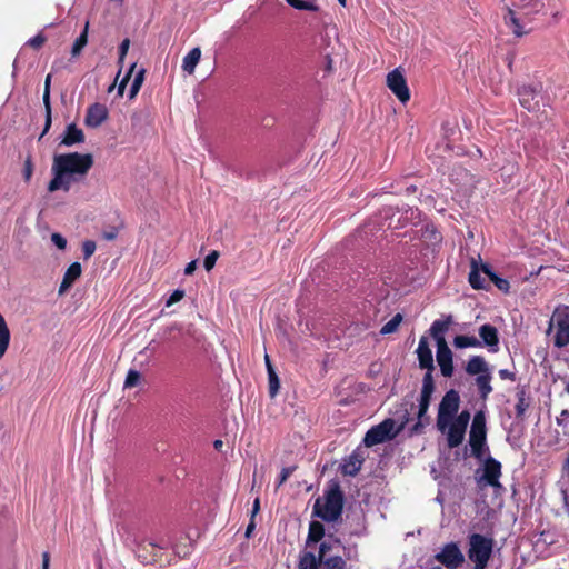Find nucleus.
Wrapping results in <instances>:
<instances>
[{
  "mask_svg": "<svg viewBox=\"0 0 569 569\" xmlns=\"http://www.w3.org/2000/svg\"><path fill=\"white\" fill-rule=\"evenodd\" d=\"M93 166L91 153L69 152L54 154L52 161V179L48 183V191H70L73 183L82 182Z\"/></svg>",
  "mask_w": 569,
  "mask_h": 569,
  "instance_id": "nucleus-1",
  "label": "nucleus"
},
{
  "mask_svg": "<svg viewBox=\"0 0 569 569\" xmlns=\"http://www.w3.org/2000/svg\"><path fill=\"white\" fill-rule=\"evenodd\" d=\"M345 496L339 483H332L325 491L323 502L318 498L313 505L312 515L327 522L337 521L343 510Z\"/></svg>",
  "mask_w": 569,
  "mask_h": 569,
  "instance_id": "nucleus-2",
  "label": "nucleus"
},
{
  "mask_svg": "<svg viewBox=\"0 0 569 569\" xmlns=\"http://www.w3.org/2000/svg\"><path fill=\"white\" fill-rule=\"evenodd\" d=\"M435 388L436 386L433 376L425 373L418 405L417 422L410 429L411 435L422 433L425 427L430 423V417L427 412L431 402L432 393L435 392Z\"/></svg>",
  "mask_w": 569,
  "mask_h": 569,
  "instance_id": "nucleus-3",
  "label": "nucleus"
},
{
  "mask_svg": "<svg viewBox=\"0 0 569 569\" xmlns=\"http://www.w3.org/2000/svg\"><path fill=\"white\" fill-rule=\"evenodd\" d=\"M410 420L409 412L406 410L403 416V420L400 427L395 430V420L391 418L385 419L377 426L371 427L365 435L363 443L366 447H373L376 445L383 443L385 441L392 440L400 430L407 425Z\"/></svg>",
  "mask_w": 569,
  "mask_h": 569,
  "instance_id": "nucleus-4",
  "label": "nucleus"
},
{
  "mask_svg": "<svg viewBox=\"0 0 569 569\" xmlns=\"http://www.w3.org/2000/svg\"><path fill=\"white\" fill-rule=\"evenodd\" d=\"M493 540L480 533L469 537L468 558L475 563V569H486L492 555Z\"/></svg>",
  "mask_w": 569,
  "mask_h": 569,
  "instance_id": "nucleus-5",
  "label": "nucleus"
},
{
  "mask_svg": "<svg viewBox=\"0 0 569 569\" xmlns=\"http://www.w3.org/2000/svg\"><path fill=\"white\" fill-rule=\"evenodd\" d=\"M555 329L553 346L561 349L569 345V307L559 306L553 310L547 333Z\"/></svg>",
  "mask_w": 569,
  "mask_h": 569,
  "instance_id": "nucleus-6",
  "label": "nucleus"
},
{
  "mask_svg": "<svg viewBox=\"0 0 569 569\" xmlns=\"http://www.w3.org/2000/svg\"><path fill=\"white\" fill-rule=\"evenodd\" d=\"M469 446L471 456L478 460H481L483 458L485 450L488 449L486 416L483 411H478L473 416L471 429L469 432Z\"/></svg>",
  "mask_w": 569,
  "mask_h": 569,
  "instance_id": "nucleus-7",
  "label": "nucleus"
},
{
  "mask_svg": "<svg viewBox=\"0 0 569 569\" xmlns=\"http://www.w3.org/2000/svg\"><path fill=\"white\" fill-rule=\"evenodd\" d=\"M460 408V396L455 389L448 390L442 397L437 415V428L440 432L445 433L448 425L458 413Z\"/></svg>",
  "mask_w": 569,
  "mask_h": 569,
  "instance_id": "nucleus-8",
  "label": "nucleus"
},
{
  "mask_svg": "<svg viewBox=\"0 0 569 569\" xmlns=\"http://www.w3.org/2000/svg\"><path fill=\"white\" fill-rule=\"evenodd\" d=\"M297 569H347V562L341 556H331L318 562L313 552L305 551L299 556Z\"/></svg>",
  "mask_w": 569,
  "mask_h": 569,
  "instance_id": "nucleus-9",
  "label": "nucleus"
},
{
  "mask_svg": "<svg viewBox=\"0 0 569 569\" xmlns=\"http://www.w3.org/2000/svg\"><path fill=\"white\" fill-rule=\"evenodd\" d=\"M502 466L496 458L489 456L483 460L481 475L477 478V482L480 487L501 488L499 481L502 475Z\"/></svg>",
  "mask_w": 569,
  "mask_h": 569,
  "instance_id": "nucleus-10",
  "label": "nucleus"
},
{
  "mask_svg": "<svg viewBox=\"0 0 569 569\" xmlns=\"http://www.w3.org/2000/svg\"><path fill=\"white\" fill-rule=\"evenodd\" d=\"M435 559L448 569H457L465 561L463 553L455 542L445 545Z\"/></svg>",
  "mask_w": 569,
  "mask_h": 569,
  "instance_id": "nucleus-11",
  "label": "nucleus"
},
{
  "mask_svg": "<svg viewBox=\"0 0 569 569\" xmlns=\"http://www.w3.org/2000/svg\"><path fill=\"white\" fill-rule=\"evenodd\" d=\"M387 86L402 103L409 101L410 91L407 80L399 69H393L387 74Z\"/></svg>",
  "mask_w": 569,
  "mask_h": 569,
  "instance_id": "nucleus-12",
  "label": "nucleus"
},
{
  "mask_svg": "<svg viewBox=\"0 0 569 569\" xmlns=\"http://www.w3.org/2000/svg\"><path fill=\"white\" fill-rule=\"evenodd\" d=\"M108 117V108L102 103L96 102L88 107L84 117V124L89 128H98L107 121Z\"/></svg>",
  "mask_w": 569,
  "mask_h": 569,
  "instance_id": "nucleus-13",
  "label": "nucleus"
},
{
  "mask_svg": "<svg viewBox=\"0 0 569 569\" xmlns=\"http://www.w3.org/2000/svg\"><path fill=\"white\" fill-rule=\"evenodd\" d=\"M416 352H417V357H418V361H419V367L421 369H425L426 373H429L430 376H432V372L435 370V363H433L432 350L429 347L427 337L422 336L420 338Z\"/></svg>",
  "mask_w": 569,
  "mask_h": 569,
  "instance_id": "nucleus-14",
  "label": "nucleus"
},
{
  "mask_svg": "<svg viewBox=\"0 0 569 569\" xmlns=\"http://www.w3.org/2000/svg\"><path fill=\"white\" fill-rule=\"evenodd\" d=\"M437 361L440 367L441 375L450 378L453 373L452 351L447 345L437 346Z\"/></svg>",
  "mask_w": 569,
  "mask_h": 569,
  "instance_id": "nucleus-15",
  "label": "nucleus"
},
{
  "mask_svg": "<svg viewBox=\"0 0 569 569\" xmlns=\"http://www.w3.org/2000/svg\"><path fill=\"white\" fill-rule=\"evenodd\" d=\"M483 264L485 263L481 261L471 258L468 281L475 290L489 289V284L486 283L485 278L481 277Z\"/></svg>",
  "mask_w": 569,
  "mask_h": 569,
  "instance_id": "nucleus-16",
  "label": "nucleus"
},
{
  "mask_svg": "<svg viewBox=\"0 0 569 569\" xmlns=\"http://www.w3.org/2000/svg\"><path fill=\"white\" fill-rule=\"evenodd\" d=\"M452 323V316H447L445 319L435 320L429 329L430 336L436 340V345H447L445 333L448 331Z\"/></svg>",
  "mask_w": 569,
  "mask_h": 569,
  "instance_id": "nucleus-17",
  "label": "nucleus"
},
{
  "mask_svg": "<svg viewBox=\"0 0 569 569\" xmlns=\"http://www.w3.org/2000/svg\"><path fill=\"white\" fill-rule=\"evenodd\" d=\"M481 346H487L490 350L497 351L499 345V335L495 326L485 323L479 328Z\"/></svg>",
  "mask_w": 569,
  "mask_h": 569,
  "instance_id": "nucleus-18",
  "label": "nucleus"
},
{
  "mask_svg": "<svg viewBox=\"0 0 569 569\" xmlns=\"http://www.w3.org/2000/svg\"><path fill=\"white\" fill-rule=\"evenodd\" d=\"M82 273V267L79 262H72L68 269L66 270L62 281L60 283L58 293L61 296L67 290H69L77 279L80 278Z\"/></svg>",
  "mask_w": 569,
  "mask_h": 569,
  "instance_id": "nucleus-19",
  "label": "nucleus"
},
{
  "mask_svg": "<svg viewBox=\"0 0 569 569\" xmlns=\"http://www.w3.org/2000/svg\"><path fill=\"white\" fill-rule=\"evenodd\" d=\"M363 460V457L359 452L353 451L350 456L343 459L340 466L341 473L355 477L360 471Z\"/></svg>",
  "mask_w": 569,
  "mask_h": 569,
  "instance_id": "nucleus-20",
  "label": "nucleus"
},
{
  "mask_svg": "<svg viewBox=\"0 0 569 569\" xmlns=\"http://www.w3.org/2000/svg\"><path fill=\"white\" fill-rule=\"evenodd\" d=\"M518 98L519 103L527 109L528 111H533L538 107V102L536 101L537 90L531 86H521L518 89Z\"/></svg>",
  "mask_w": 569,
  "mask_h": 569,
  "instance_id": "nucleus-21",
  "label": "nucleus"
},
{
  "mask_svg": "<svg viewBox=\"0 0 569 569\" xmlns=\"http://www.w3.org/2000/svg\"><path fill=\"white\" fill-rule=\"evenodd\" d=\"M84 139L86 137L83 131L78 128L76 123H69L64 130V134L60 144L72 147L74 144L84 142Z\"/></svg>",
  "mask_w": 569,
  "mask_h": 569,
  "instance_id": "nucleus-22",
  "label": "nucleus"
},
{
  "mask_svg": "<svg viewBox=\"0 0 569 569\" xmlns=\"http://www.w3.org/2000/svg\"><path fill=\"white\" fill-rule=\"evenodd\" d=\"M50 81H51V74H48L46 78L43 97H42L44 111H46V121H44V128L42 130L40 139L49 131L51 123H52V109H51V103H50Z\"/></svg>",
  "mask_w": 569,
  "mask_h": 569,
  "instance_id": "nucleus-23",
  "label": "nucleus"
},
{
  "mask_svg": "<svg viewBox=\"0 0 569 569\" xmlns=\"http://www.w3.org/2000/svg\"><path fill=\"white\" fill-rule=\"evenodd\" d=\"M447 433V443L450 449L459 447L466 435V429L450 422L445 431Z\"/></svg>",
  "mask_w": 569,
  "mask_h": 569,
  "instance_id": "nucleus-24",
  "label": "nucleus"
},
{
  "mask_svg": "<svg viewBox=\"0 0 569 569\" xmlns=\"http://www.w3.org/2000/svg\"><path fill=\"white\" fill-rule=\"evenodd\" d=\"M466 372L470 376L476 375H485L486 372H489L488 365L483 357L481 356H472L465 368Z\"/></svg>",
  "mask_w": 569,
  "mask_h": 569,
  "instance_id": "nucleus-25",
  "label": "nucleus"
},
{
  "mask_svg": "<svg viewBox=\"0 0 569 569\" xmlns=\"http://www.w3.org/2000/svg\"><path fill=\"white\" fill-rule=\"evenodd\" d=\"M517 403L515 406L516 418L522 420L526 411L530 407V398L528 397L525 388L519 389L516 393Z\"/></svg>",
  "mask_w": 569,
  "mask_h": 569,
  "instance_id": "nucleus-26",
  "label": "nucleus"
},
{
  "mask_svg": "<svg viewBox=\"0 0 569 569\" xmlns=\"http://www.w3.org/2000/svg\"><path fill=\"white\" fill-rule=\"evenodd\" d=\"M482 273L486 274L493 284L502 292L508 293L510 283L507 279L499 277L490 267V264L482 266Z\"/></svg>",
  "mask_w": 569,
  "mask_h": 569,
  "instance_id": "nucleus-27",
  "label": "nucleus"
},
{
  "mask_svg": "<svg viewBox=\"0 0 569 569\" xmlns=\"http://www.w3.org/2000/svg\"><path fill=\"white\" fill-rule=\"evenodd\" d=\"M491 375L490 372H486L485 375H479L476 378V386L478 388L480 398L482 400H487L488 396L492 392L491 387Z\"/></svg>",
  "mask_w": 569,
  "mask_h": 569,
  "instance_id": "nucleus-28",
  "label": "nucleus"
},
{
  "mask_svg": "<svg viewBox=\"0 0 569 569\" xmlns=\"http://www.w3.org/2000/svg\"><path fill=\"white\" fill-rule=\"evenodd\" d=\"M505 23L507 27H509L512 31V33L516 37H522L527 32L523 30V27L520 24L519 19L516 17V12L508 8L507 14L505 16Z\"/></svg>",
  "mask_w": 569,
  "mask_h": 569,
  "instance_id": "nucleus-29",
  "label": "nucleus"
},
{
  "mask_svg": "<svg viewBox=\"0 0 569 569\" xmlns=\"http://www.w3.org/2000/svg\"><path fill=\"white\" fill-rule=\"evenodd\" d=\"M201 58V50L200 48H193L191 49L188 54L183 58L182 69L188 72L189 74H192L194 72V68L198 64L199 60Z\"/></svg>",
  "mask_w": 569,
  "mask_h": 569,
  "instance_id": "nucleus-30",
  "label": "nucleus"
},
{
  "mask_svg": "<svg viewBox=\"0 0 569 569\" xmlns=\"http://www.w3.org/2000/svg\"><path fill=\"white\" fill-rule=\"evenodd\" d=\"M325 537V526L319 521H311L309 525V532L307 537V543H317Z\"/></svg>",
  "mask_w": 569,
  "mask_h": 569,
  "instance_id": "nucleus-31",
  "label": "nucleus"
},
{
  "mask_svg": "<svg viewBox=\"0 0 569 569\" xmlns=\"http://www.w3.org/2000/svg\"><path fill=\"white\" fill-rule=\"evenodd\" d=\"M453 346L458 349L481 347V341L475 336L459 335L453 338Z\"/></svg>",
  "mask_w": 569,
  "mask_h": 569,
  "instance_id": "nucleus-32",
  "label": "nucleus"
},
{
  "mask_svg": "<svg viewBox=\"0 0 569 569\" xmlns=\"http://www.w3.org/2000/svg\"><path fill=\"white\" fill-rule=\"evenodd\" d=\"M10 343V331L3 316L0 313V358L6 353Z\"/></svg>",
  "mask_w": 569,
  "mask_h": 569,
  "instance_id": "nucleus-33",
  "label": "nucleus"
},
{
  "mask_svg": "<svg viewBox=\"0 0 569 569\" xmlns=\"http://www.w3.org/2000/svg\"><path fill=\"white\" fill-rule=\"evenodd\" d=\"M88 28H89V22L86 23L83 31L76 39V41H74V43L72 46V49H71L72 57H78L81 53L82 49L87 46V43H88Z\"/></svg>",
  "mask_w": 569,
  "mask_h": 569,
  "instance_id": "nucleus-34",
  "label": "nucleus"
},
{
  "mask_svg": "<svg viewBox=\"0 0 569 569\" xmlns=\"http://www.w3.org/2000/svg\"><path fill=\"white\" fill-rule=\"evenodd\" d=\"M268 383H269V396L271 398H274L279 392L280 380H279V377H278L273 366H269Z\"/></svg>",
  "mask_w": 569,
  "mask_h": 569,
  "instance_id": "nucleus-35",
  "label": "nucleus"
},
{
  "mask_svg": "<svg viewBox=\"0 0 569 569\" xmlns=\"http://www.w3.org/2000/svg\"><path fill=\"white\" fill-rule=\"evenodd\" d=\"M289 6L297 10L318 11L319 6L315 0H286Z\"/></svg>",
  "mask_w": 569,
  "mask_h": 569,
  "instance_id": "nucleus-36",
  "label": "nucleus"
},
{
  "mask_svg": "<svg viewBox=\"0 0 569 569\" xmlns=\"http://www.w3.org/2000/svg\"><path fill=\"white\" fill-rule=\"evenodd\" d=\"M402 315L396 313L387 323L380 329L381 335H390L397 331L399 325L402 321Z\"/></svg>",
  "mask_w": 569,
  "mask_h": 569,
  "instance_id": "nucleus-37",
  "label": "nucleus"
},
{
  "mask_svg": "<svg viewBox=\"0 0 569 569\" xmlns=\"http://www.w3.org/2000/svg\"><path fill=\"white\" fill-rule=\"evenodd\" d=\"M144 73H146V70L143 68H141L136 73L133 81L131 83V87H130V91H129L130 99H133L138 94L139 90L141 89V86L144 81Z\"/></svg>",
  "mask_w": 569,
  "mask_h": 569,
  "instance_id": "nucleus-38",
  "label": "nucleus"
},
{
  "mask_svg": "<svg viewBox=\"0 0 569 569\" xmlns=\"http://www.w3.org/2000/svg\"><path fill=\"white\" fill-rule=\"evenodd\" d=\"M141 381V373L134 369H130L127 373L123 387L133 388L137 387Z\"/></svg>",
  "mask_w": 569,
  "mask_h": 569,
  "instance_id": "nucleus-39",
  "label": "nucleus"
},
{
  "mask_svg": "<svg viewBox=\"0 0 569 569\" xmlns=\"http://www.w3.org/2000/svg\"><path fill=\"white\" fill-rule=\"evenodd\" d=\"M186 542L176 543L173 546V551L179 558H186L192 550V543L187 538Z\"/></svg>",
  "mask_w": 569,
  "mask_h": 569,
  "instance_id": "nucleus-40",
  "label": "nucleus"
},
{
  "mask_svg": "<svg viewBox=\"0 0 569 569\" xmlns=\"http://www.w3.org/2000/svg\"><path fill=\"white\" fill-rule=\"evenodd\" d=\"M33 170H34V166H33L32 157H31V154H28L24 160L23 170H22L23 179L27 183L31 180Z\"/></svg>",
  "mask_w": 569,
  "mask_h": 569,
  "instance_id": "nucleus-41",
  "label": "nucleus"
},
{
  "mask_svg": "<svg viewBox=\"0 0 569 569\" xmlns=\"http://www.w3.org/2000/svg\"><path fill=\"white\" fill-rule=\"evenodd\" d=\"M470 421V412L468 410H462L458 416L451 420L455 425L467 430L468 423Z\"/></svg>",
  "mask_w": 569,
  "mask_h": 569,
  "instance_id": "nucleus-42",
  "label": "nucleus"
},
{
  "mask_svg": "<svg viewBox=\"0 0 569 569\" xmlns=\"http://www.w3.org/2000/svg\"><path fill=\"white\" fill-rule=\"evenodd\" d=\"M96 249H97V244L93 240L83 241V243H82L83 259L84 260L90 259L93 256Z\"/></svg>",
  "mask_w": 569,
  "mask_h": 569,
  "instance_id": "nucleus-43",
  "label": "nucleus"
},
{
  "mask_svg": "<svg viewBox=\"0 0 569 569\" xmlns=\"http://www.w3.org/2000/svg\"><path fill=\"white\" fill-rule=\"evenodd\" d=\"M331 543L329 541H322L319 546L318 555H316V561H320L323 559H328L327 553L331 550Z\"/></svg>",
  "mask_w": 569,
  "mask_h": 569,
  "instance_id": "nucleus-44",
  "label": "nucleus"
},
{
  "mask_svg": "<svg viewBox=\"0 0 569 569\" xmlns=\"http://www.w3.org/2000/svg\"><path fill=\"white\" fill-rule=\"evenodd\" d=\"M136 63H132L131 67L129 68L127 74L123 77V79L120 81L119 86H118V96L119 97H122L123 96V92H124V89L130 80V77L136 68Z\"/></svg>",
  "mask_w": 569,
  "mask_h": 569,
  "instance_id": "nucleus-45",
  "label": "nucleus"
},
{
  "mask_svg": "<svg viewBox=\"0 0 569 569\" xmlns=\"http://www.w3.org/2000/svg\"><path fill=\"white\" fill-rule=\"evenodd\" d=\"M47 41V38L40 32L28 40L27 44L36 50L40 49Z\"/></svg>",
  "mask_w": 569,
  "mask_h": 569,
  "instance_id": "nucleus-46",
  "label": "nucleus"
},
{
  "mask_svg": "<svg viewBox=\"0 0 569 569\" xmlns=\"http://www.w3.org/2000/svg\"><path fill=\"white\" fill-rule=\"evenodd\" d=\"M218 258H219V252H218V251H216V250L211 251V252H210V253L204 258V260H203V267H204V269H206L207 271H210V270L214 267V264H216V262H217Z\"/></svg>",
  "mask_w": 569,
  "mask_h": 569,
  "instance_id": "nucleus-47",
  "label": "nucleus"
},
{
  "mask_svg": "<svg viewBox=\"0 0 569 569\" xmlns=\"http://www.w3.org/2000/svg\"><path fill=\"white\" fill-rule=\"evenodd\" d=\"M296 469H297V466L282 468V470L279 475L277 487L282 486L289 479V477L295 472Z\"/></svg>",
  "mask_w": 569,
  "mask_h": 569,
  "instance_id": "nucleus-48",
  "label": "nucleus"
},
{
  "mask_svg": "<svg viewBox=\"0 0 569 569\" xmlns=\"http://www.w3.org/2000/svg\"><path fill=\"white\" fill-rule=\"evenodd\" d=\"M556 422L559 427H562L563 432L567 433V428L569 427V410L563 409L560 416L556 418Z\"/></svg>",
  "mask_w": 569,
  "mask_h": 569,
  "instance_id": "nucleus-49",
  "label": "nucleus"
},
{
  "mask_svg": "<svg viewBox=\"0 0 569 569\" xmlns=\"http://www.w3.org/2000/svg\"><path fill=\"white\" fill-rule=\"evenodd\" d=\"M184 297V291L181 290V289H177L174 290L171 296L168 298L167 302H166V306L167 307H170L177 302H179L180 300H182Z\"/></svg>",
  "mask_w": 569,
  "mask_h": 569,
  "instance_id": "nucleus-50",
  "label": "nucleus"
},
{
  "mask_svg": "<svg viewBox=\"0 0 569 569\" xmlns=\"http://www.w3.org/2000/svg\"><path fill=\"white\" fill-rule=\"evenodd\" d=\"M130 47V40L128 38L123 39L119 46V63L123 62L126 54L128 53Z\"/></svg>",
  "mask_w": 569,
  "mask_h": 569,
  "instance_id": "nucleus-51",
  "label": "nucleus"
},
{
  "mask_svg": "<svg viewBox=\"0 0 569 569\" xmlns=\"http://www.w3.org/2000/svg\"><path fill=\"white\" fill-rule=\"evenodd\" d=\"M51 241L61 250L66 249V247H67V240L60 233H57V232L52 233Z\"/></svg>",
  "mask_w": 569,
  "mask_h": 569,
  "instance_id": "nucleus-52",
  "label": "nucleus"
},
{
  "mask_svg": "<svg viewBox=\"0 0 569 569\" xmlns=\"http://www.w3.org/2000/svg\"><path fill=\"white\" fill-rule=\"evenodd\" d=\"M498 375H499L500 379H502V380H510V381L513 382L517 379L516 373L513 371L508 370V369H500L498 371Z\"/></svg>",
  "mask_w": 569,
  "mask_h": 569,
  "instance_id": "nucleus-53",
  "label": "nucleus"
},
{
  "mask_svg": "<svg viewBox=\"0 0 569 569\" xmlns=\"http://www.w3.org/2000/svg\"><path fill=\"white\" fill-rule=\"evenodd\" d=\"M117 237H118V230L116 228H112L109 231H103V233H102V238L108 241L114 240Z\"/></svg>",
  "mask_w": 569,
  "mask_h": 569,
  "instance_id": "nucleus-54",
  "label": "nucleus"
},
{
  "mask_svg": "<svg viewBox=\"0 0 569 569\" xmlns=\"http://www.w3.org/2000/svg\"><path fill=\"white\" fill-rule=\"evenodd\" d=\"M196 268H197V261L196 260L190 261L184 268V274L191 276L194 272Z\"/></svg>",
  "mask_w": 569,
  "mask_h": 569,
  "instance_id": "nucleus-55",
  "label": "nucleus"
},
{
  "mask_svg": "<svg viewBox=\"0 0 569 569\" xmlns=\"http://www.w3.org/2000/svg\"><path fill=\"white\" fill-rule=\"evenodd\" d=\"M50 555L48 551L42 553V569H49Z\"/></svg>",
  "mask_w": 569,
  "mask_h": 569,
  "instance_id": "nucleus-56",
  "label": "nucleus"
},
{
  "mask_svg": "<svg viewBox=\"0 0 569 569\" xmlns=\"http://www.w3.org/2000/svg\"><path fill=\"white\" fill-rule=\"evenodd\" d=\"M260 510V499L259 498H256L254 501H253V506H252V518L259 512Z\"/></svg>",
  "mask_w": 569,
  "mask_h": 569,
  "instance_id": "nucleus-57",
  "label": "nucleus"
},
{
  "mask_svg": "<svg viewBox=\"0 0 569 569\" xmlns=\"http://www.w3.org/2000/svg\"><path fill=\"white\" fill-rule=\"evenodd\" d=\"M562 470L569 476V452L567 453L566 460L562 466Z\"/></svg>",
  "mask_w": 569,
  "mask_h": 569,
  "instance_id": "nucleus-58",
  "label": "nucleus"
},
{
  "mask_svg": "<svg viewBox=\"0 0 569 569\" xmlns=\"http://www.w3.org/2000/svg\"><path fill=\"white\" fill-rule=\"evenodd\" d=\"M256 525L253 522V519H251L250 523L247 527L246 535L249 537L251 531L254 529Z\"/></svg>",
  "mask_w": 569,
  "mask_h": 569,
  "instance_id": "nucleus-59",
  "label": "nucleus"
},
{
  "mask_svg": "<svg viewBox=\"0 0 569 569\" xmlns=\"http://www.w3.org/2000/svg\"><path fill=\"white\" fill-rule=\"evenodd\" d=\"M264 361H266L267 371L269 372V366H272V363H271L270 357L267 353L264 355Z\"/></svg>",
  "mask_w": 569,
  "mask_h": 569,
  "instance_id": "nucleus-60",
  "label": "nucleus"
},
{
  "mask_svg": "<svg viewBox=\"0 0 569 569\" xmlns=\"http://www.w3.org/2000/svg\"><path fill=\"white\" fill-rule=\"evenodd\" d=\"M222 445H223V442L221 440H216L213 442V446H214L216 449H220L222 447Z\"/></svg>",
  "mask_w": 569,
  "mask_h": 569,
  "instance_id": "nucleus-61",
  "label": "nucleus"
},
{
  "mask_svg": "<svg viewBox=\"0 0 569 569\" xmlns=\"http://www.w3.org/2000/svg\"><path fill=\"white\" fill-rule=\"evenodd\" d=\"M460 176H462V178H467L469 174L466 170L460 169Z\"/></svg>",
  "mask_w": 569,
  "mask_h": 569,
  "instance_id": "nucleus-62",
  "label": "nucleus"
},
{
  "mask_svg": "<svg viewBox=\"0 0 569 569\" xmlns=\"http://www.w3.org/2000/svg\"><path fill=\"white\" fill-rule=\"evenodd\" d=\"M416 190H417V188L415 186H410L407 188L408 192H415Z\"/></svg>",
  "mask_w": 569,
  "mask_h": 569,
  "instance_id": "nucleus-63",
  "label": "nucleus"
},
{
  "mask_svg": "<svg viewBox=\"0 0 569 569\" xmlns=\"http://www.w3.org/2000/svg\"><path fill=\"white\" fill-rule=\"evenodd\" d=\"M565 390L569 393V382L566 385Z\"/></svg>",
  "mask_w": 569,
  "mask_h": 569,
  "instance_id": "nucleus-64",
  "label": "nucleus"
}]
</instances>
